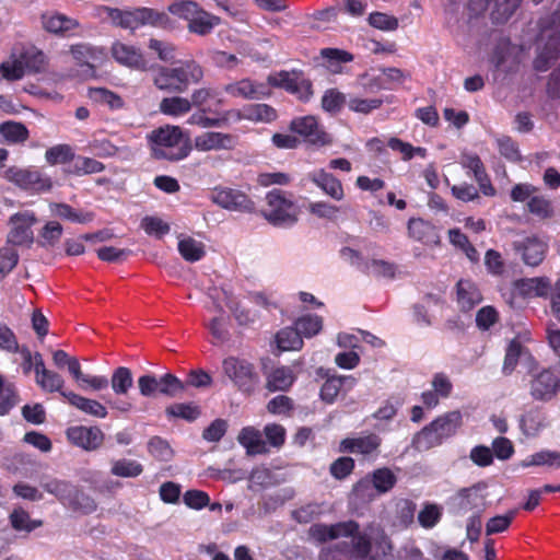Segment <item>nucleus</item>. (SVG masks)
<instances>
[{"label": "nucleus", "instance_id": "obj_1", "mask_svg": "<svg viewBox=\"0 0 560 560\" xmlns=\"http://www.w3.org/2000/svg\"><path fill=\"white\" fill-rule=\"evenodd\" d=\"M100 19L107 20L116 26L130 31L142 26L166 27L171 20L167 13L150 8H138L130 11H122L116 8L101 5L96 10Z\"/></svg>", "mask_w": 560, "mask_h": 560}, {"label": "nucleus", "instance_id": "obj_2", "mask_svg": "<svg viewBox=\"0 0 560 560\" xmlns=\"http://www.w3.org/2000/svg\"><path fill=\"white\" fill-rule=\"evenodd\" d=\"M152 154L156 159L179 161L188 156L190 147L183 129L175 125H164L147 136Z\"/></svg>", "mask_w": 560, "mask_h": 560}, {"label": "nucleus", "instance_id": "obj_3", "mask_svg": "<svg viewBox=\"0 0 560 560\" xmlns=\"http://www.w3.org/2000/svg\"><path fill=\"white\" fill-rule=\"evenodd\" d=\"M463 424V416L458 410L445 412L419 431L412 440L418 451H428L441 445L454 436Z\"/></svg>", "mask_w": 560, "mask_h": 560}, {"label": "nucleus", "instance_id": "obj_4", "mask_svg": "<svg viewBox=\"0 0 560 560\" xmlns=\"http://www.w3.org/2000/svg\"><path fill=\"white\" fill-rule=\"evenodd\" d=\"M203 77L201 67L195 61H186L177 67H159L153 73V84L166 92L183 93L188 86L198 83Z\"/></svg>", "mask_w": 560, "mask_h": 560}, {"label": "nucleus", "instance_id": "obj_5", "mask_svg": "<svg viewBox=\"0 0 560 560\" xmlns=\"http://www.w3.org/2000/svg\"><path fill=\"white\" fill-rule=\"evenodd\" d=\"M538 49L539 52L534 61V67L538 71H546L550 61L560 54V10L542 21Z\"/></svg>", "mask_w": 560, "mask_h": 560}, {"label": "nucleus", "instance_id": "obj_6", "mask_svg": "<svg viewBox=\"0 0 560 560\" xmlns=\"http://www.w3.org/2000/svg\"><path fill=\"white\" fill-rule=\"evenodd\" d=\"M300 210L293 200L281 190L273 189L266 195L264 218L275 226H292L299 220Z\"/></svg>", "mask_w": 560, "mask_h": 560}, {"label": "nucleus", "instance_id": "obj_7", "mask_svg": "<svg viewBox=\"0 0 560 560\" xmlns=\"http://www.w3.org/2000/svg\"><path fill=\"white\" fill-rule=\"evenodd\" d=\"M552 284L548 277H534L516 280L510 288L502 289V296L513 308L521 307L523 300L547 298Z\"/></svg>", "mask_w": 560, "mask_h": 560}, {"label": "nucleus", "instance_id": "obj_8", "mask_svg": "<svg viewBox=\"0 0 560 560\" xmlns=\"http://www.w3.org/2000/svg\"><path fill=\"white\" fill-rule=\"evenodd\" d=\"M51 357L56 368L68 369L69 374L80 389L101 392L108 387V378L105 375L84 374L79 360L69 355L66 351L55 350Z\"/></svg>", "mask_w": 560, "mask_h": 560}, {"label": "nucleus", "instance_id": "obj_9", "mask_svg": "<svg viewBox=\"0 0 560 560\" xmlns=\"http://www.w3.org/2000/svg\"><path fill=\"white\" fill-rule=\"evenodd\" d=\"M223 375L241 392L252 393L259 383L255 365L245 358L229 355L222 361Z\"/></svg>", "mask_w": 560, "mask_h": 560}, {"label": "nucleus", "instance_id": "obj_10", "mask_svg": "<svg viewBox=\"0 0 560 560\" xmlns=\"http://www.w3.org/2000/svg\"><path fill=\"white\" fill-rule=\"evenodd\" d=\"M4 178L31 194L47 192L52 187L51 178L33 167L11 166L5 170Z\"/></svg>", "mask_w": 560, "mask_h": 560}, {"label": "nucleus", "instance_id": "obj_11", "mask_svg": "<svg viewBox=\"0 0 560 560\" xmlns=\"http://www.w3.org/2000/svg\"><path fill=\"white\" fill-rule=\"evenodd\" d=\"M36 223L37 218L33 211L25 210L12 214L8 221V244L30 248L34 243L33 226Z\"/></svg>", "mask_w": 560, "mask_h": 560}, {"label": "nucleus", "instance_id": "obj_12", "mask_svg": "<svg viewBox=\"0 0 560 560\" xmlns=\"http://www.w3.org/2000/svg\"><path fill=\"white\" fill-rule=\"evenodd\" d=\"M290 130L314 147L330 145L334 141L332 137L319 126L314 116L294 118L290 122Z\"/></svg>", "mask_w": 560, "mask_h": 560}, {"label": "nucleus", "instance_id": "obj_13", "mask_svg": "<svg viewBox=\"0 0 560 560\" xmlns=\"http://www.w3.org/2000/svg\"><path fill=\"white\" fill-rule=\"evenodd\" d=\"M69 52L79 67L78 75L83 79L94 77V63L101 62L105 58L103 48L86 43L70 46Z\"/></svg>", "mask_w": 560, "mask_h": 560}, {"label": "nucleus", "instance_id": "obj_14", "mask_svg": "<svg viewBox=\"0 0 560 560\" xmlns=\"http://www.w3.org/2000/svg\"><path fill=\"white\" fill-rule=\"evenodd\" d=\"M270 85L284 89L302 101H307L312 95V85L299 71H280L268 77Z\"/></svg>", "mask_w": 560, "mask_h": 560}, {"label": "nucleus", "instance_id": "obj_15", "mask_svg": "<svg viewBox=\"0 0 560 560\" xmlns=\"http://www.w3.org/2000/svg\"><path fill=\"white\" fill-rule=\"evenodd\" d=\"M560 390V375L557 371L545 369L534 374L529 392L535 400L548 401Z\"/></svg>", "mask_w": 560, "mask_h": 560}, {"label": "nucleus", "instance_id": "obj_16", "mask_svg": "<svg viewBox=\"0 0 560 560\" xmlns=\"http://www.w3.org/2000/svg\"><path fill=\"white\" fill-rule=\"evenodd\" d=\"M237 145V138L221 131H203L192 141V148L198 152L232 151Z\"/></svg>", "mask_w": 560, "mask_h": 560}, {"label": "nucleus", "instance_id": "obj_17", "mask_svg": "<svg viewBox=\"0 0 560 560\" xmlns=\"http://www.w3.org/2000/svg\"><path fill=\"white\" fill-rule=\"evenodd\" d=\"M359 524L354 521L336 524L316 523L308 528L311 539L318 544L328 542L338 538L348 537L357 533Z\"/></svg>", "mask_w": 560, "mask_h": 560}, {"label": "nucleus", "instance_id": "obj_18", "mask_svg": "<svg viewBox=\"0 0 560 560\" xmlns=\"http://www.w3.org/2000/svg\"><path fill=\"white\" fill-rule=\"evenodd\" d=\"M110 55L113 59L127 68L144 70L147 68V60L140 48L116 40L112 44Z\"/></svg>", "mask_w": 560, "mask_h": 560}, {"label": "nucleus", "instance_id": "obj_19", "mask_svg": "<svg viewBox=\"0 0 560 560\" xmlns=\"http://www.w3.org/2000/svg\"><path fill=\"white\" fill-rule=\"evenodd\" d=\"M515 250L522 256L524 264L536 267L542 262L547 253V243L536 236H527L514 244Z\"/></svg>", "mask_w": 560, "mask_h": 560}, {"label": "nucleus", "instance_id": "obj_20", "mask_svg": "<svg viewBox=\"0 0 560 560\" xmlns=\"http://www.w3.org/2000/svg\"><path fill=\"white\" fill-rule=\"evenodd\" d=\"M211 200L221 208L232 211H248L253 209V202L245 194L231 188L213 189Z\"/></svg>", "mask_w": 560, "mask_h": 560}, {"label": "nucleus", "instance_id": "obj_21", "mask_svg": "<svg viewBox=\"0 0 560 560\" xmlns=\"http://www.w3.org/2000/svg\"><path fill=\"white\" fill-rule=\"evenodd\" d=\"M459 163L463 168L472 173L475 180L479 185L480 191L485 196L492 197L495 195V189L489 180L483 163L477 154L464 152L460 155Z\"/></svg>", "mask_w": 560, "mask_h": 560}, {"label": "nucleus", "instance_id": "obj_22", "mask_svg": "<svg viewBox=\"0 0 560 560\" xmlns=\"http://www.w3.org/2000/svg\"><path fill=\"white\" fill-rule=\"evenodd\" d=\"M69 441L86 451L98 448L104 440V434L97 427L77 425L67 430Z\"/></svg>", "mask_w": 560, "mask_h": 560}, {"label": "nucleus", "instance_id": "obj_23", "mask_svg": "<svg viewBox=\"0 0 560 560\" xmlns=\"http://www.w3.org/2000/svg\"><path fill=\"white\" fill-rule=\"evenodd\" d=\"M209 298L212 300L213 307L211 310L223 312L224 308H229L235 315V318L241 324H246L250 320L248 312L241 310L240 302L233 296L232 293L224 289L213 288L209 292Z\"/></svg>", "mask_w": 560, "mask_h": 560}, {"label": "nucleus", "instance_id": "obj_24", "mask_svg": "<svg viewBox=\"0 0 560 560\" xmlns=\"http://www.w3.org/2000/svg\"><path fill=\"white\" fill-rule=\"evenodd\" d=\"M310 180L325 195L336 201L345 198V190L341 182L325 168H318L308 173Z\"/></svg>", "mask_w": 560, "mask_h": 560}, {"label": "nucleus", "instance_id": "obj_25", "mask_svg": "<svg viewBox=\"0 0 560 560\" xmlns=\"http://www.w3.org/2000/svg\"><path fill=\"white\" fill-rule=\"evenodd\" d=\"M408 236L428 247L440 244V235L436 229L420 218H411L407 224Z\"/></svg>", "mask_w": 560, "mask_h": 560}, {"label": "nucleus", "instance_id": "obj_26", "mask_svg": "<svg viewBox=\"0 0 560 560\" xmlns=\"http://www.w3.org/2000/svg\"><path fill=\"white\" fill-rule=\"evenodd\" d=\"M36 384L46 393H59L63 398V394L73 393L72 390L65 389L66 381L56 371L46 368L45 362H39L37 358V375L35 376Z\"/></svg>", "mask_w": 560, "mask_h": 560}, {"label": "nucleus", "instance_id": "obj_27", "mask_svg": "<svg viewBox=\"0 0 560 560\" xmlns=\"http://www.w3.org/2000/svg\"><path fill=\"white\" fill-rule=\"evenodd\" d=\"M225 92L234 97L259 100L269 95V90L264 83H255L248 79L230 83L224 88Z\"/></svg>", "mask_w": 560, "mask_h": 560}, {"label": "nucleus", "instance_id": "obj_28", "mask_svg": "<svg viewBox=\"0 0 560 560\" xmlns=\"http://www.w3.org/2000/svg\"><path fill=\"white\" fill-rule=\"evenodd\" d=\"M63 399L75 409L91 417L104 419L108 416L106 406L96 399L81 396L74 392L63 394Z\"/></svg>", "mask_w": 560, "mask_h": 560}, {"label": "nucleus", "instance_id": "obj_29", "mask_svg": "<svg viewBox=\"0 0 560 560\" xmlns=\"http://www.w3.org/2000/svg\"><path fill=\"white\" fill-rule=\"evenodd\" d=\"M549 424L548 416L540 408H530L520 419L521 431L529 438L537 436Z\"/></svg>", "mask_w": 560, "mask_h": 560}, {"label": "nucleus", "instance_id": "obj_30", "mask_svg": "<svg viewBox=\"0 0 560 560\" xmlns=\"http://www.w3.org/2000/svg\"><path fill=\"white\" fill-rule=\"evenodd\" d=\"M295 380L296 372L292 366H276L266 375V387L270 392H284L293 385Z\"/></svg>", "mask_w": 560, "mask_h": 560}, {"label": "nucleus", "instance_id": "obj_31", "mask_svg": "<svg viewBox=\"0 0 560 560\" xmlns=\"http://www.w3.org/2000/svg\"><path fill=\"white\" fill-rule=\"evenodd\" d=\"M42 25L49 33L66 35L78 28L80 23L75 19L69 18L59 12L51 11L42 15Z\"/></svg>", "mask_w": 560, "mask_h": 560}, {"label": "nucleus", "instance_id": "obj_32", "mask_svg": "<svg viewBox=\"0 0 560 560\" xmlns=\"http://www.w3.org/2000/svg\"><path fill=\"white\" fill-rule=\"evenodd\" d=\"M518 48L513 46L508 39H502L491 58V62L498 69L503 71L513 70L518 63Z\"/></svg>", "mask_w": 560, "mask_h": 560}, {"label": "nucleus", "instance_id": "obj_33", "mask_svg": "<svg viewBox=\"0 0 560 560\" xmlns=\"http://www.w3.org/2000/svg\"><path fill=\"white\" fill-rule=\"evenodd\" d=\"M237 442L245 448L247 455H258L268 452L267 442L262 439L261 432L255 427H244L238 435Z\"/></svg>", "mask_w": 560, "mask_h": 560}, {"label": "nucleus", "instance_id": "obj_34", "mask_svg": "<svg viewBox=\"0 0 560 560\" xmlns=\"http://www.w3.org/2000/svg\"><path fill=\"white\" fill-rule=\"evenodd\" d=\"M370 482H372L373 487L376 489L378 493H385L394 487L396 482V477L392 472V470L387 468L377 469L373 472L371 480L363 479L360 482H358L354 488V491L358 494L363 495V492L365 489L369 488Z\"/></svg>", "mask_w": 560, "mask_h": 560}, {"label": "nucleus", "instance_id": "obj_35", "mask_svg": "<svg viewBox=\"0 0 560 560\" xmlns=\"http://www.w3.org/2000/svg\"><path fill=\"white\" fill-rule=\"evenodd\" d=\"M381 445V439L376 434H368L352 439H345L340 443L342 452L358 453L362 455H370L377 451Z\"/></svg>", "mask_w": 560, "mask_h": 560}, {"label": "nucleus", "instance_id": "obj_36", "mask_svg": "<svg viewBox=\"0 0 560 560\" xmlns=\"http://www.w3.org/2000/svg\"><path fill=\"white\" fill-rule=\"evenodd\" d=\"M355 385V378L352 376H331L328 377L322 386L320 397L324 401L331 404L339 395L342 387L352 388Z\"/></svg>", "mask_w": 560, "mask_h": 560}, {"label": "nucleus", "instance_id": "obj_37", "mask_svg": "<svg viewBox=\"0 0 560 560\" xmlns=\"http://www.w3.org/2000/svg\"><path fill=\"white\" fill-rule=\"evenodd\" d=\"M482 296L478 288L467 280H460L457 283V301L462 310L469 311L479 304Z\"/></svg>", "mask_w": 560, "mask_h": 560}, {"label": "nucleus", "instance_id": "obj_38", "mask_svg": "<svg viewBox=\"0 0 560 560\" xmlns=\"http://www.w3.org/2000/svg\"><path fill=\"white\" fill-rule=\"evenodd\" d=\"M159 109L163 115L177 118L191 110V102L182 96L164 97L159 104Z\"/></svg>", "mask_w": 560, "mask_h": 560}, {"label": "nucleus", "instance_id": "obj_39", "mask_svg": "<svg viewBox=\"0 0 560 560\" xmlns=\"http://www.w3.org/2000/svg\"><path fill=\"white\" fill-rule=\"evenodd\" d=\"M11 527L15 532L31 533L43 525L40 520H33L27 511L22 508H14L9 515Z\"/></svg>", "mask_w": 560, "mask_h": 560}, {"label": "nucleus", "instance_id": "obj_40", "mask_svg": "<svg viewBox=\"0 0 560 560\" xmlns=\"http://www.w3.org/2000/svg\"><path fill=\"white\" fill-rule=\"evenodd\" d=\"M320 56L325 60V67L336 74L342 72V63L353 60L352 54L338 48H324L320 50Z\"/></svg>", "mask_w": 560, "mask_h": 560}, {"label": "nucleus", "instance_id": "obj_41", "mask_svg": "<svg viewBox=\"0 0 560 560\" xmlns=\"http://www.w3.org/2000/svg\"><path fill=\"white\" fill-rule=\"evenodd\" d=\"M294 326L302 338L310 339L323 330L324 319L317 314H305L294 320Z\"/></svg>", "mask_w": 560, "mask_h": 560}, {"label": "nucleus", "instance_id": "obj_42", "mask_svg": "<svg viewBox=\"0 0 560 560\" xmlns=\"http://www.w3.org/2000/svg\"><path fill=\"white\" fill-rule=\"evenodd\" d=\"M0 136L3 142L16 144L26 141L30 132L22 122L10 120L0 125Z\"/></svg>", "mask_w": 560, "mask_h": 560}, {"label": "nucleus", "instance_id": "obj_43", "mask_svg": "<svg viewBox=\"0 0 560 560\" xmlns=\"http://www.w3.org/2000/svg\"><path fill=\"white\" fill-rule=\"evenodd\" d=\"M112 390L115 395L126 396L133 386V376L131 371L126 366H119L112 373L110 381Z\"/></svg>", "mask_w": 560, "mask_h": 560}, {"label": "nucleus", "instance_id": "obj_44", "mask_svg": "<svg viewBox=\"0 0 560 560\" xmlns=\"http://www.w3.org/2000/svg\"><path fill=\"white\" fill-rule=\"evenodd\" d=\"M177 249L180 256L189 262L200 260L206 254L205 244L189 236L179 238Z\"/></svg>", "mask_w": 560, "mask_h": 560}, {"label": "nucleus", "instance_id": "obj_45", "mask_svg": "<svg viewBox=\"0 0 560 560\" xmlns=\"http://www.w3.org/2000/svg\"><path fill=\"white\" fill-rule=\"evenodd\" d=\"M276 342L282 351H299L304 341L295 326L285 327L276 335Z\"/></svg>", "mask_w": 560, "mask_h": 560}, {"label": "nucleus", "instance_id": "obj_46", "mask_svg": "<svg viewBox=\"0 0 560 560\" xmlns=\"http://www.w3.org/2000/svg\"><path fill=\"white\" fill-rule=\"evenodd\" d=\"M220 24V19L199 7V12L188 23V30L198 35H206Z\"/></svg>", "mask_w": 560, "mask_h": 560}, {"label": "nucleus", "instance_id": "obj_47", "mask_svg": "<svg viewBox=\"0 0 560 560\" xmlns=\"http://www.w3.org/2000/svg\"><path fill=\"white\" fill-rule=\"evenodd\" d=\"M43 488L48 493L55 495L63 504H69L77 488L68 481L59 479H50L43 482Z\"/></svg>", "mask_w": 560, "mask_h": 560}, {"label": "nucleus", "instance_id": "obj_48", "mask_svg": "<svg viewBox=\"0 0 560 560\" xmlns=\"http://www.w3.org/2000/svg\"><path fill=\"white\" fill-rule=\"evenodd\" d=\"M238 118L268 122L276 118V112L267 104H253L244 107Z\"/></svg>", "mask_w": 560, "mask_h": 560}, {"label": "nucleus", "instance_id": "obj_49", "mask_svg": "<svg viewBox=\"0 0 560 560\" xmlns=\"http://www.w3.org/2000/svg\"><path fill=\"white\" fill-rule=\"evenodd\" d=\"M143 471L142 465L133 459L120 458L112 462L110 472L116 477L136 478Z\"/></svg>", "mask_w": 560, "mask_h": 560}, {"label": "nucleus", "instance_id": "obj_50", "mask_svg": "<svg viewBox=\"0 0 560 560\" xmlns=\"http://www.w3.org/2000/svg\"><path fill=\"white\" fill-rule=\"evenodd\" d=\"M21 60H23V67L25 72H38L46 66L45 54L36 47L25 48L19 54Z\"/></svg>", "mask_w": 560, "mask_h": 560}, {"label": "nucleus", "instance_id": "obj_51", "mask_svg": "<svg viewBox=\"0 0 560 560\" xmlns=\"http://www.w3.org/2000/svg\"><path fill=\"white\" fill-rule=\"evenodd\" d=\"M104 170V164L95 159L86 156H78L73 163L67 168L69 174L83 176L89 174L101 173Z\"/></svg>", "mask_w": 560, "mask_h": 560}, {"label": "nucleus", "instance_id": "obj_52", "mask_svg": "<svg viewBox=\"0 0 560 560\" xmlns=\"http://www.w3.org/2000/svg\"><path fill=\"white\" fill-rule=\"evenodd\" d=\"M23 60L19 54H13L0 65V75L8 81L20 80L25 75Z\"/></svg>", "mask_w": 560, "mask_h": 560}, {"label": "nucleus", "instance_id": "obj_53", "mask_svg": "<svg viewBox=\"0 0 560 560\" xmlns=\"http://www.w3.org/2000/svg\"><path fill=\"white\" fill-rule=\"evenodd\" d=\"M49 210L51 215L69 220L75 223H88L92 220V214L77 212L73 208L66 203H50Z\"/></svg>", "mask_w": 560, "mask_h": 560}, {"label": "nucleus", "instance_id": "obj_54", "mask_svg": "<svg viewBox=\"0 0 560 560\" xmlns=\"http://www.w3.org/2000/svg\"><path fill=\"white\" fill-rule=\"evenodd\" d=\"M62 226L56 221H48L40 229L37 243L42 247L55 246L61 238Z\"/></svg>", "mask_w": 560, "mask_h": 560}, {"label": "nucleus", "instance_id": "obj_55", "mask_svg": "<svg viewBox=\"0 0 560 560\" xmlns=\"http://www.w3.org/2000/svg\"><path fill=\"white\" fill-rule=\"evenodd\" d=\"M167 11L182 20H190L199 12V4L192 0H176L167 7Z\"/></svg>", "mask_w": 560, "mask_h": 560}, {"label": "nucleus", "instance_id": "obj_56", "mask_svg": "<svg viewBox=\"0 0 560 560\" xmlns=\"http://www.w3.org/2000/svg\"><path fill=\"white\" fill-rule=\"evenodd\" d=\"M75 158L72 148L68 144H57L45 152V160L49 165L66 164Z\"/></svg>", "mask_w": 560, "mask_h": 560}, {"label": "nucleus", "instance_id": "obj_57", "mask_svg": "<svg viewBox=\"0 0 560 560\" xmlns=\"http://www.w3.org/2000/svg\"><path fill=\"white\" fill-rule=\"evenodd\" d=\"M443 509L434 503H425L418 513V522L425 529L433 528L441 520Z\"/></svg>", "mask_w": 560, "mask_h": 560}, {"label": "nucleus", "instance_id": "obj_58", "mask_svg": "<svg viewBox=\"0 0 560 560\" xmlns=\"http://www.w3.org/2000/svg\"><path fill=\"white\" fill-rule=\"evenodd\" d=\"M18 404L14 385L0 375V416L7 415Z\"/></svg>", "mask_w": 560, "mask_h": 560}, {"label": "nucleus", "instance_id": "obj_59", "mask_svg": "<svg viewBox=\"0 0 560 560\" xmlns=\"http://www.w3.org/2000/svg\"><path fill=\"white\" fill-rule=\"evenodd\" d=\"M90 97L95 102L106 104L112 109H119L124 106V101L119 95L103 88L91 89Z\"/></svg>", "mask_w": 560, "mask_h": 560}, {"label": "nucleus", "instance_id": "obj_60", "mask_svg": "<svg viewBox=\"0 0 560 560\" xmlns=\"http://www.w3.org/2000/svg\"><path fill=\"white\" fill-rule=\"evenodd\" d=\"M450 242L460 248L470 261H477L479 258L476 248L470 245L467 236L457 229L450 230L448 232Z\"/></svg>", "mask_w": 560, "mask_h": 560}, {"label": "nucleus", "instance_id": "obj_61", "mask_svg": "<svg viewBox=\"0 0 560 560\" xmlns=\"http://www.w3.org/2000/svg\"><path fill=\"white\" fill-rule=\"evenodd\" d=\"M365 273L374 277L394 278L396 268L392 262L378 258H369Z\"/></svg>", "mask_w": 560, "mask_h": 560}, {"label": "nucleus", "instance_id": "obj_62", "mask_svg": "<svg viewBox=\"0 0 560 560\" xmlns=\"http://www.w3.org/2000/svg\"><path fill=\"white\" fill-rule=\"evenodd\" d=\"M339 255L340 258L351 267L363 272L366 269L369 258L365 257L362 252L350 246H345L340 249Z\"/></svg>", "mask_w": 560, "mask_h": 560}, {"label": "nucleus", "instance_id": "obj_63", "mask_svg": "<svg viewBox=\"0 0 560 560\" xmlns=\"http://www.w3.org/2000/svg\"><path fill=\"white\" fill-rule=\"evenodd\" d=\"M346 103V95L336 89L327 90L322 97V107L328 113H338Z\"/></svg>", "mask_w": 560, "mask_h": 560}, {"label": "nucleus", "instance_id": "obj_64", "mask_svg": "<svg viewBox=\"0 0 560 560\" xmlns=\"http://www.w3.org/2000/svg\"><path fill=\"white\" fill-rule=\"evenodd\" d=\"M383 100L378 97L374 98H361V97H351L348 101V107L350 110L359 114H370L374 109H377L382 106Z\"/></svg>", "mask_w": 560, "mask_h": 560}]
</instances>
